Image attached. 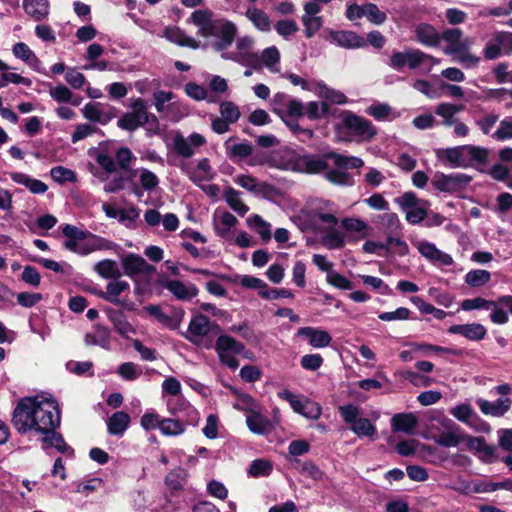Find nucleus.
<instances>
[{"instance_id": "f257e3e1", "label": "nucleus", "mask_w": 512, "mask_h": 512, "mask_svg": "<svg viewBox=\"0 0 512 512\" xmlns=\"http://www.w3.org/2000/svg\"><path fill=\"white\" fill-rule=\"evenodd\" d=\"M61 423V413L57 402L42 395L20 399L13 411L12 424L20 434L41 436L42 448H55L66 453L70 447L56 429Z\"/></svg>"}, {"instance_id": "f03ea898", "label": "nucleus", "mask_w": 512, "mask_h": 512, "mask_svg": "<svg viewBox=\"0 0 512 512\" xmlns=\"http://www.w3.org/2000/svg\"><path fill=\"white\" fill-rule=\"evenodd\" d=\"M62 233L65 237L63 247L81 256H87L97 251H110L118 247L117 244L104 237L71 224L63 225Z\"/></svg>"}, {"instance_id": "7ed1b4c3", "label": "nucleus", "mask_w": 512, "mask_h": 512, "mask_svg": "<svg viewBox=\"0 0 512 512\" xmlns=\"http://www.w3.org/2000/svg\"><path fill=\"white\" fill-rule=\"evenodd\" d=\"M130 108L131 111L124 113L118 119L117 125L121 129L132 132L146 125L150 118L156 121V117L148 112V106L144 99H132Z\"/></svg>"}, {"instance_id": "20e7f679", "label": "nucleus", "mask_w": 512, "mask_h": 512, "mask_svg": "<svg viewBox=\"0 0 512 512\" xmlns=\"http://www.w3.org/2000/svg\"><path fill=\"white\" fill-rule=\"evenodd\" d=\"M343 420L350 425V429L358 437L373 438L376 434V427L367 418L360 417V410L357 406L348 404L338 408Z\"/></svg>"}, {"instance_id": "39448f33", "label": "nucleus", "mask_w": 512, "mask_h": 512, "mask_svg": "<svg viewBox=\"0 0 512 512\" xmlns=\"http://www.w3.org/2000/svg\"><path fill=\"white\" fill-rule=\"evenodd\" d=\"M428 59H432V56L419 49L406 48L403 51H394L388 64L392 69L397 71L405 67L417 69L425 64Z\"/></svg>"}, {"instance_id": "423d86ee", "label": "nucleus", "mask_w": 512, "mask_h": 512, "mask_svg": "<svg viewBox=\"0 0 512 512\" xmlns=\"http://www.w3.org/2000/svg\"><path fill=\"white\" fill-rule=\"evenodd\" d=\"M343 125L358 141L368 142L377 134L370 120L347 112L343 116Z\"/></svg>"}, {"instance_id": "0eeeda50", "label": "nucleus", "mask_w": 512, "mask_h": 512, "mask_svg": "<svg viewBox=\"0 0 512 512\" xmlns=\"http://www.w3.org/2000/svg\"><path fill=\"white\" fill-rule=\"evenodd\" d=\"M254 44V38L250 36L240 37L236 41V51L232 53H223L222 57L245 66L256 65L259 63V54L254 50Z\"/></svg>"}, {"instance_id": "6e6552de", "label": "nucleus", "mask_w": 512, "mask_h": 512, "mask_svg": "<svg viewBox=\"0 0 512 512\" xmlns=\"http://www.w3.org/2000/svg\"><path fill=\"white\" fill-rule=\"evenodd\" d=\"M512 53V32L497 31L486 43L483 55L487 60H494L501 55Z\"/></svg>"}, {"instance_id": "1a4fd4ad", "label": "nucleus", "mask_w": 512, "mask_h": 512, "mask_svg": "<svg viewBox=\"0 0 512 512\" xmlns=\"http://www.w3.org/2000/svg\"><path fill=\"white\" fill-rule=\"evenodd\" d=\"M237 32L236 25L226 19L217 18L216 24L213 26L209 37L216 39L214 48L217 51H223L227 49L234 41Z\"/></svg>"}, {"instance_id": "9d476101", "label": "nucleus", "mask_w": 512, "mask_h": 512, "mask_svg": "<svg viewBox=\"0 0 512 512\" xmlns=\"http://www.w3.org/2000/svg\"><path fill=\"white\" fill-rule=\"evenodd\" d=\"M471 181V177L464 173L443 174L436 173L432 184L441 192L453 193L464 189Z\"/></svg>"}, {"instance_id": "9b49d317", "label": "nucleus", "mask_w": 512, "mask_h": 512, "mask_svg": "<svg viewBox=\"0 0 512 512\" xmlns=\"http://www.w3.org/2000/svg\"><path fill=\"white\" fill-rule=\"evenodd\" d=\"M211 329L212 324L206 316L202 314L196 315L189 323L185 338L196 345L209 348L211 343L204 342V337L210 333Z\"/></svg>"}, {"instance_id": "f8f14e48", "label": "nucleus", "mask_w": 512, "mask_h": 512, "mask_svg": "<svg viewBox=\"0 0 512 512\" xmlns=\"http://www.w3.org/2000/svg\"><path fill=\"white\" fill-rule=\"evenodd\" d=\"M441 39L447 42V46L443 49L447 55H456L460 50L470 49L474 44L471 37H463V32L459 28H450L443 31Z\"/></svg>"}, {"instance_id": "ddd939ff", "label": "nucleus", "mask_w": 512, "mask_h": 512, "mask_svg": "<svg viewBox=\"0 0 512 512\" xmlns=\"http://www.w3.org/2000/svg\"><path fill=\"white\" fill-rule=\"evenodd\" d=\"M418 252L434 266H450L453 264L451 255L441 251L434 243L426 240H420L415 243Z\"/></svg>"}, {"instance_id": "4468645a", "label": "nucleus", "mask_w": 512, "mask_h": 512, "mask_svg": "<svg viewBox=\"0 0 512 512\" xmlns=\"http://www.w3.org/2000/svg\"><path fill=\"white\" fill-rule=\"evenodd\" d=\"M206 139L199 133H192L189 137L182 134H176L173 137V147L175 152L184 158H190L194 155L195 149L203 146Z\"/></svg>"}, {"instance_id": "2eb2a0df", "label": "nucleus", "mask_w": 512, "mask_h": 512, "mask_svg": "<svg viewBox=\"0 0 512 512\" xmlns=\"http://www.w3.org/2000/svg\"><path fill=\"white\" fill-rule=\"evenodd\" d=\"M450 413L457 420L469 425L470 427L474 428L476 431H488L489 430V426L485 422H482L477 417L473 408L469 404L457 405L450 410Z\"/></svg>"}, {"instance_id": "dca6fc26", "label": "nucleus", "mask_w": 512, "mask_h": 512, "mask_svg": "<svg viewBox=\"0 0 512 512\" xmlns=\"http://www.w3.org/2000/svg\"><path fill=\"white\" fill-rule=\"evenodd\" d=\"M238 223V219L227 211L216 210L212 217V224L215 233L223 238L229 239L231 237V229Z\"/></svg>"}, {"instance_id": "f3484780", "label": "nucleus", "mask_w": 512, "mask_h": 512, "mask_svg": "<svg viewBox=\"0 0 512 512\" xmlns=\"http://www.w3.org/2000/svg\"><path fill=\"white\" fill-rule=\"evenodd\" d=\"M190 21L198 27V34L202 37L208 38L209 34L216 24L217 18L209 9H199L192 12Z\"/></svg>"}, {"instance_id": "a211bd4d", "label": "nucleus", "mask_w": 512, "mask_h": 512, "mask_svg": "<svg viewBox=\"0 0 512 512\" xmlns=\"http://www.w3.org/2000/svg\"><path fill=\"white\" fill-rule=\"evenodd\" d=\"M329 36L332 42L346 49L361 48L366 45L365 39L352 31H330Z\"/></svg>"}, {"instance_id": "6ab92c4d", "label": "nucleus", "mask_w": 512, "mask_h": 512, "mask_svg": "<svg viewBox=\"0 0 512 512\" xmlns=\"http://www.w3.org/2000/svg\"><path fill=\"white\" fill-rule=\"evenodd\" d=\"M175 95L171 91L157 89L153 92V105L160 114L178 111L181 108L179 102H171Z\"/></svg>"}, {"instance_id": "aec40b11", "label": "nucleus", "mask_w": 512, "mask_h": 512, "mask_svg": "<svg viewBox=\"0 0 512 512\" xmlns=\"http://www.w3.org/2000/svg\"><path fill=\"white\" fill-rule=\"evenodd\" d=\"M450 334H459L471 341H480L487 334L486 328L480 323L458 324L449 327Z\"/></svg>"}, {"instance_id": "412c9836", "label": "nucleus", "mask_w": 512, "mask_h": 512, "mask_svg": "<svg viewBox=\"0 0 512 512\" xmlns=\"http://www.w3.org/2000/svg\"><path fill=\"white\" fill-rule=\"evenodd\" d=\"M476 403L483 414L493 417H502L509 411L512 402L509 398H499L495 402L478 399Z\"/></svg>"}, {"instance_id": "4be33fe9", "label": "nucleus", "mask_w": 512, "mask_h": 512, "mask_svg": "<svg viewBox=\"0 0 512 512\" xmlns=\"http://www.w3.org/2000/svg\"><path fill=\"white\" fill-rule=\"evenodd\" d=\"M298 336L309 339V344L314 348H324L330 345L332 338L325 330L314 327H301L297 331Z\"/></svg>"}, {"instance_id": "5701e85b", "label": "nucleus", "mask_w": 512, "mask_h": 512, "mask_svg": "<svg viewBox=\"0 0 512 512\" xmlns=\"http://www.w3.org/2000/svg\"><path fill=\"white\" fill-rule=\"evenodd\" d=\"M308 220L311 230L315 233H324L327 230L336 228L339 223L336 217V209L330 212L319 213Z\"/></svg>"}, {"instance_id": "b1692460", "label": "nucleus", "mask_w": 512, "mask_h": 512, "mask_svg": "<svg viewBox=\"0 0 512 512\" xmlns=\"http://www.w3.org/2000/svg\"><path fill=\"white\" fill-rule=\"evenodd\" d=\"M105 312L116 331L122 337L128 338L131 334L136 333L135 328L128 322L126 315L122 311L106 308Z\"/></svg>"}, {"instance_id": "393cba45", "label": "nucleus", "mask_w": 512, "mask_h": 512, "mask_svg": "<svg viewBox=\"0 0 512 512\" xmlns=\"http://www.w3.org/2000/svg\"><path fill=\"white\" fill-rule=\"evenodd\" d=\"M22 6L25 13L35 21H43L49 15V0H23Z\"/></svg>"}, {"instance_id": "a878e982", "label": "nucleus", "mask_w": 512, "mask_h": 512, "mask_svg": "<svg viewBox=\"0 0 512 512\" xmlns=\"http://www.w3.org/2000/svg\"><path fill=\"white\" fill-rule=\"evenodd\" d=\"M246 424L249 430L258 435H264L271 432L274 428V425L270 420L264 417L260 410L252 414H248L246 417Z\"/></svg>"}, {"instance_id": "bb28decb", "label": "nucleus", "mask_w": 512, "mask_h": 512, "mask_svg": "<svg viewBox=\"0 0 512 512\" xmlns=\"http://www.w3.org/2000/svg\"><path fill=\"white\" fill-rule=\"evenodd\" d=\"M418 424L416 416L412 413H398L391 419V426L393 431H400L406 434H413L415 427Z\"/></svg>"}, {"instance_id": "cd10ccee", "label": "nucleus", "mask_w": 512, "mask_h": 512, "mask_svg": "<svg viewBox=\"0 0 512 512\" xmlns=\"http://www.w3.org/2000/svg\"><path fill=\"white\" fill-rule=\"evenodd\" d=\"M166 288L180 300H191L198 294V289L194 284H185L179 280L168 281Z\"/></svg>"}, {"instance_id": "c85d7f7f", "label": "nucleus", "mask_w": 512, "mask_h": 512, "mask_svg": "<svg viewBox=\"0 0 512 512\" xmlns=\"http://www.w3.org/2000/svg\"><path fill=\"white\" fill-rule=\"evenodd\" d=\"M84 341L86 345H97L108 349L110 346V331L105 326L96 325L93 331L85 335Z\"/></svg>"}, {"instance_id": "c756f323", "label": "nucleus", "mask_w": 512, "mask_h": 512, "mask_svg": "<svg viewBox=\"0 0 512 512\" xmlns=\"http://www.w3.org/2000/svg\"><path fill=\"white\" fill-rule=\"evenodd\" d=\"M130 416L124 411H118L111 415L107 422L108 432L111 435L121 436L130 424Z\"/></svg>"}, {"instance_id": "7c9ffc66", "label": "nucleus", "mask_w": 512, "mask_h": 512, "mask_svg": "<svg viewBox=\"0 0 512 512\" xmlns=\"http://www.w3.org/2000/svg\"><path fill=\"white\" fill-rule=\"evenodd\" d=\"M463 108V105L443 102L436 106L435 114L443 119L442 125L450 127L456 123L457 119L455 118V115L462 111Z\"/></svg>"}, {"instance_id": "2f4dec72", "label": "nucleus", "mask_w": 512, "mask_h": 512, "mask_svg": "<svg viewBox=\"0 0 512 512\" xmlns=\"http://www.w3.org/2000/svg\"><path fill=\"white\" fill-rule=\"evenodd\" d=\"M245 15L257 30L261 32H269L271 30V20L263 10L254 6L249 7Z\"/></svg>"}, {"instance_id": "473e14b6", "label": "nucleus", "mask_w": 512, "mask_h": 512, "mask_svg": "<svg viewBox=\"0 0 512 512\" xmlns=\"http://www.w3.org/2000/svg\"><path fill=\"white\" fill-rule=\"evenodd\" d=\"M314 93L325 101H329L333 104H345L347 103V97L340 91L329 88L323 82H317L315 84Z\"/></svg>"}, {"instance_id": "72a5a7b5", "label": "nucleus", "mask_w": 512, "mask_h": 512, "mask_svg": "<svg viewBox=\"0 0 512 512\" xmlns=\"http://www.w3.org/2000/svg\"><path fill=\"white\" fill-rule=\"evenodd\" d=\"M293 411L301 414L305 418L316 420L321 416V406L309 399H299L298 402L293 403Z\"/></svg>"}, {"instance_id": "f704fd0d", "label": "nucleus", "mask_w": 512, "mask_h": 512, "mask_svg": "<svg viewBox=\"0 0 512 512\" xmlns=\"http://www.w3.org/2000/svg\"><path fill=\"white\" fill-rule=\"evenodd\" d=\"M330 152L317 155L309 156L303 159L305 170L309 173H319L330 167L332 163V157H329Z\"/></svg>"}, {"instance_id": "c9c22d12", "label": "nucleus", "mask_w": 512, "mask_h": 512, "mask_svg": "<svg viewBox=\"0 0 512 512\" xmlns=\"http://www.w3.org/2000/svg\"><path fill=\"white\" fill-rule=\"evenodd\" d=\"M416 36L417 40L426 46H436L441 39V35L430 24H420L416 28Z\"/></svg>"}, {"instance_id": "e433bc0d", "label": "nucleus", "mask_w": 512, "mask_h": 512, "mask_svg": "<svg viewBox=\"0 0 512 512\" xmlns=\"http://www.w3.org/2000/svg\"><path fill=\"white\" fill-rule=\"evenodd\" d=\"M128 289V282L120 280L119 278L113 279V281L106 285V290L101 296L111 303H120L119 296Z\"/></svg>"}, {"instance_id": "4c0bfd02", "label": "nucleus", "mask_w": 512, "mask_h": 512, "mask_svg": "<svg viewBox=\"0 0 512 512\" xmlns=\"http://www.w3.org/2000/svg\"><path fill=\"white\" fill-rule=\"evenodd\" d=\"M466 434L460 432L459 427H453L448 431L442 432L436 443L442 447H457L460 443H465Z\"/></svg>"}, {"instance_id": "58836bf2", "label": "nucleus", "mask_w": 512, "mask_h": 512, "mask_svg": "<svg viewBox=\"0 0 512 512\" xmlns=\"http://www.w3.org/2000/svg\"><path fill=\"white\" fill-rule=\"evenodd\" d=\"M133 177H138L141 188L151 192L159 185V178L147 168H138L132 171Z\"/></svg>"}, {"instance_id": "ea45409f", "label": "nucleus", "mask_w": 512, "mask_h": 512, "mask_svg": "<svg viewBox=\"0 0 512 512\" xmlns=\"http://www.w3.org/2000/svg\"><path fill=\"white\" fill-rule=\"evenodd\" d=\"M94 271L105 279H117L121 276V271L116 261L104 259L94 265Z\"/></svg>"}, {"instance_id": "a19ab883", "label": "nucleus", "mask_w": 512, "mask_h": 512, "mask_svg": "<svg viewBox=\"0 0 512 512\" xmlns=\"http://www.w3.org/2000/svg\"><path fill=\"white\" fill-rule=\"evenodd\" d=\"M164 36L170 42L178 44L180 46H187L191 48L198 47V43L195 39L185 35V33L177 27L166 28L164 31Z\"/></svg>"}, {"instance_id": "79ce46f5", "label": "nucleus", "mask_w": 512, "mask_h": 512, "mask_svg": "<svg viewBox=\"0 0 512 512\" xmlns=\"http://www.w3.org/2000/svg\"><path fill=\"white\" fill-rule=\"evenodd\" d=\"M122 265L126 275L134 276L145 270L146 261L139 255L129 254L122 260Z\"/></svg>"}, {"instance_id": "37998d69", "label": "nucleus", "mask_w": 512, "mask_h": 512, "mask_svg": "<svg viewBox=\"0 0 512 512\" xmlns=\"http://www.w3.org/2000/svg\"><path fill=\"white\" fill-rule=\"evenodd\" d=\"M247 224L258 233L264 242H268L271 239V225L260 215L254 214L248 217Z\"/></svg>"}, {"instance_id": "c03bdc74", "label": "nucleus", "mask_w": 512, "mask_h": 512, "mask_svg": "<svg viewBox=\"0 0 512 512\" xmlns=\"http://www.w3.org/2000/svg\"><path fill=\"white\" fill-rule=\"evenodd\" d=\"M214 177V173L212 172V168L209 164L208 159H201L197 167L189 172V178L196 184H199L202 181L211 180Z\"/></svg>"}, {"instance_id": "a18cd8bd", "label": "nucleus", "mask_w": 512, "mask_h": 512, "mask_svg": "<svg viewBox=\"0 0 512 512\" xmlns=\"http://www.w3.org/2000/svg\"><path fill=\"white\" fill-rule=\"evenodd\" d=\"M320 234L322 235V244L330 250L341 249L345 246V235L336 228Z\"/></svg>"}, {"instance_id": "49530a36", "label": "nucleus", "mask_w": 512, "mask_h": 512, "mask_svg": "<svg viewBox=\"0 0 512 512\" xmlns=\"http://www.w3.org/2000/svg\"><path fill=\"white\" fill-rule=\"evenodd\" d=\"M329 157H332V164L342 169H354L363 166L364 162L361 158L356 156H346L335 152H330Z\"/></svg>"}, {"instance_id": "de8ad7c7", "label": "nucleus", "mask_w": 512, "mask_h": 512, "mask_svg": "<svg viewBox=\"0 0 512 512\" xmlns=\"http://www.w3.org/2000/svg\"><path fill=\"white\" fill-rule=\"evenodd\" d=\"M233 407L238 411H244L248 414L260 410L258 402L246 393H236V401L233 403Z\"/></svg>"}, {"instance_id": "09e8293b", "label": "nucleus", "mask_w": 512, "mask_h": 512, "mask_svg": "<svg viewBox=\"0 0 512 512\" xmlns=\"http://www.w3.org/2000/svg\"><path fill=\"white\" fill-rule=\"evenodd\" d=\"M227 204L240 215H244L248 212L249 208L243 203L241 199V193L233 188H228L224 194Z\"/></svg>"}, {"instance_id": "8fccbe9b", "label": "nucleus", "mask_w": 512, "mask_h": 512, "mask_svg": "<svg viewBox=\"0 0 512 512\" xmlns=\"http://www.w3.org/2000/svg\"><path fill=\"white\" fill-rule=\"evenodd\" d=\"M464 152L467 166L472 163H485L488 157V150L479 146L464 145Z\"/></svg>"}, {"instance_id": "3c124183", "label": "nucleus", "mask_w": 512, "mask_h": 512, "mask_svg": "<svg viewBox=\"0 0 512 512\" xmlns=\"http://www.w3.org/2000/svg\"><path fill=\"white\" fill-rule=\"evenodd\" d=\"M83 116L93 122L105 124L109 118L102 111L99 103H87L82 109Z\"/></svg>"}, {"instance_id": "603ef678", "label": "nucleus", "mask_w": 512, "mask_h": 512, "mask_svg": "<svg viewBox=\"0 0 512 512\" xmlns=\"http://www.w3.org/2000/svg\"><path fill=\"white\" fill-rule=\"evenodd\" d=\"M443 157L454 167H467L464 145L445 149Z\"/></svg>"}, {"instance_id": "864d4df0", "label": "nucleus", "mask_w": 512, "mask_h": 512, "mask_svg": "<svg viewBox=\"0 0 512 512\" xmlns=\"http://www.w3.org/2000/svg\"><path fill=\"white\" fill-rule=\"evenodd\" d=\"M13 54L16 58L21 59L30 66H34L39 62L35 53L23 42H18L13 46Z\"/></svg>"}, {"instance_id": "5fc2aeb1", "label": "nucleus", "mask_w": 512, "mask_h": 512, "mask_svg": "<svg viewBox=\"0 0 512 512\" xmlns=\"http://www.w3.org/2000/svg\"><path fill=\"white\" fill-rule=\"evenodd\" d=\"M260 60L271 72L279 71L276 65L280 60V52L275 46L264 49L259 55Z\"/></svg>"}, {"instance_id": "6e6d98bb", "label": "nucleus", "mask_w": 512, "mask_h": 512, "mask_svg": "<svg viewBox=\"0 0 512 512\" xmlns=\"http://www.w3.org/2000/svg\"><path fill=\"white\" fill-rule=\"evenodd\" d=\"M231 139L226 142L227 154L231 159H242L252 153V145L248 142L230 144Z\"/></svg>"}, {"instance_id": "4d7b16f0", "label": "nucleus", "mask_w": 512, "mask_h": 512, "mask_svg": "<svg viewBox=\"0 0 512 512\" xmlns=\"http://www.w3.org/2000/svg\"><path fill=\"white\" fill-rule=\"evenodd\" d=\"M186 476L187 473L184 469H174L167 474L165 478V484L172 491L181 490L184 485Z\"/></svg>"}, {"instance_id": "13d9d810", "label": "nucleus", "mask_w": 512, "mask_h": 512, "mask_svg": "<svg viewBox=\"0 0 512 512\" xmlns=\"http://www.w3.org/2000/svg\"><path fill=\"white\" fill-rule=\"evenodd\" d=\"M160 432L165 436H178L184 433V424L176 419L165 418L161 420Z\"/></svg>"}, {"instance_id": "bf43d9fd", "label": "nucleus", "mask_w": 512, "mask_h": 512, "mask_svg": "<svg viewBox=\"0 0 512 512\" xmlns=\"http://www.w3.org/2000/svg\"><path fill=\"white\" fill-rule=\"evenodd\" d=\"M364 17L374 25H381L387 19L386 13L380 10L374 3L364 4Z\"/></svg>"}, {"instance_id": "052dcab7", "label": "nucleus", "mask_w": 512, "mask_h": 512, "mask_svg": "<svg viewBox=\"0 0 512 512\" xmlns=\"http://www.w3.org/2000/svg\"><path fill=\"white\" fill-rule=\"evenodd\" d=\"M216 350L237 352L242 353L244 351V345L237 342L234 338L226 335L219 336L216 341Z\"/></svg>"}, {"instance_id": "680f3d73", "label": "nucleus", "mask_w": 512, "mask_h": 512, "mask_svg": "<svg viewBox=\"0 0 512 512\" xmlns=\"http://www.w3.org/2000/svg\"><path fill=\"white\" fill-rule=\"evenodd\" d=\"M491 278L490 272L486 270H472L469 271L465 276V282L472 287H479L489 282Z\"/></svg>"}, {"instance_id": "e2e57ef3", "label": "nucleus", "mask_w": 512, "mask_h": 512, "mask_svg": "<svg viewBox=\"0 0 512 512\" xmlns=\"http://www.w3.org/2000/svg\"><path fill=\"white\" fill-rule=\"evenodd\" d=\"M51 97L60 103H71L73 105H78L79 101L73 100V93L69 88L60 84L57 85L54 89L50 91Z\"/></svg>"}, {"instance_id": "0e129e2a", "label": "nucleus", "mask_w": 512, "mask_h": 512, "mask_svg": "<svg viewBox=\"0 0 512 512\" xmlns=\"http://www.w3.org/2000/svg\"><path fill=\"white\" fill-rule=\"evenodd\" d=\"M491 136L498 141L512 139V116L501 120L498 128L494 133L491 134Z\"/></svg>"}, {"instance_id": "69168bd1", "label": "nucleus", "mask_w": 512, "mask_h": 512, "mask_svg": "<svg viewBox=\"0 0 512 512\" xmlns=\"http://www.w3.org/2000/svg\"><path fill=\"white\" fill-rule=\"evenodd\" d=\"M50 175L52 179L60 184L65 182H75L76 174L71 169L65 168L63 166H56L50 170Z\"/></svg>"}, {"instance_id": "338daca9", "label": "nucleus", "mask_w": 512, "mask_h": 512, "mask_svg": "<svg viewBox=\"0 0 512 512\" xmlns=\"http://www.w3.org/2000/svg\"><path fill=\"white\" fill-rule=\"evenodd\" d=\"M219 111L221 117L229 121L231 124L240 118V110L236 104L231 101H224L220 104Z\"/></svg>"}, {"instance_id": "774afa93", "label": "nucleus", "mask_w": 512, "mask_h": 512, "mask_svg": "<svg viewBox=\"0 0 512 512\" xmlns=\"http://www.w3.org/2000/svg\"><path fill=\"white\" fill-rule=\"evenodd\" d=\"M427 205H428V203L426 201H424V202L418 204L417 206L406 210L405 211L406 220L410 224L420 223L422 220H424V218L427 215Z\"/></svg>"}]
</instances>
